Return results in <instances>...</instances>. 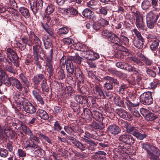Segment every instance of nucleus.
<instances>
[{
	"label": "nucleus",
	"instance_id": "nucleus-48",
	"mask_svg": "<svg viewBox=\"0 0 160 160\" xmlns=\"http://www.w3.org/2000/svg\"><path fill=\"white\" fill-rule=\"evenodd\" d=\"M114 102L115 104L120 107H123L124 106V102L118 98H115Z\"/></svg>",
	"mask_w": 160,
	"mask_h": 160
},
{
	"label": "nucleus",
	"instance_id": "nucleus-22",
	"mask_svg": "<svg viewBox=\"0 0 160 160\" xmlns=\"http://www.w3.org/2000/svg\"><path fill=\"white\" fill-rule=\"evenodd\" d=\"M158 18V15H155L153 12L150 11L146 15V21L156 22Z\"/></svg>",
	"mask_w": 160,
	"mask_h": 160
},
{
	"label": "nucleus",
	"instance_id": "nucleus-19",
	"mask_svg": "<svg viewBox=\"0 0 160 160\" xmlns=\"http://www.w3.org/2000/svg\"><path fill=\"white\" fill-rule=\"evenodd\" d=\"M94 88L96 93L97 95V98H105V96L102 87L99 86L98 85L95 84Z\"/></svg>",
	"mask_w": 160,
	"mask_h": 160
},
{
	"label": "nucleus",
	"instance_id": "nucleus-20",
	"mask_svg": "<svg viewBox=\"0 0 160 160\" xmlns=\"http://www.w3.org/2000/svg\"><path fill=\"white\" fill-rule=\"evenodd\" d=\"M6 54L7 58L11 60L16 59L17 58V55L15 52L10 48H8L7 49Z\"/></svg>",
	"mask_w": 160,
	"mask_h": 160
},
{
	"label": "nucleus",
	"instance_id": "nucleus-18",
	"mask_svg": "<svg viewBox=\"0 0 160 160\" xmlns=\"http://www.w3.org/2000/svg\"><path fill=\"white\" fill-rule=\"evenodd\" d=\"M12 84L19 91H21L23 88L21 82L17 79L13 77H11Z\"/></svg>",
	"mask_w": 160,
	"mask_h": 160
},
{
	"label": "nucleus",
	"instance_id": "nucleus-58",
	"mask_svg": "<svg viewBox=\"0 0 160 160\" xmlns=\"http://www.w3.org/2000/svg\"><path fill=\"white\" fill-rule=\"evenodd\" d=\"M74 129V127L72 126L69 127L65 126L64 127V129L65 131L68 134H71L73 131Z\"/></svg>",
	"mask_w": 160,
	"mask_h": 160
},
{
	"label": "nucleus",
	"instance_id": "nucleus-55",
	"mask_svg": "<svg viewBox=\"0 0 160 160\" xmlns=\"http://www.w3.org/2000/svg\"><path fill=\"white\" fill-rule=\"evenodd\" d=\"M147 27L150 29H154L156 27V22L146 21Z\"/></svg>",
	"mask_w": 160,
	"mask_h": 160
},
{
	"label": "nucleus",
	"instance_id": "nucleus-35",
	"mask_svg": "<svg viewBox=\"0 0 160 160\" xmlns=\"http://www.w3.org/2000/svg\"><path fill=\"white\" fill-rule=\"evenodd\" d=\"M51 59H48L47 60L46 64V67H47V70L48 73L51 74L53 72V69L52 64L51 62Z\"/></svg>",
	"mask_w": 160,
	"mask_h": 160
},
{
	"label": "nucleus",
	"instance_id": "nucleus-13",
	"mask_svg": "<svg viewBox=\"0 0 160 160\" xmlns=\"http://www.w3.org/2000/svg\"><path fill=\"white\" fill-rule=\"evenodd\" d=\"M13 98L14 100V102L18 105H21L23 104L26 100L24 96L22 94H20L18 93H16L14 95Z\"/></svg>",
	"mask_w": 160,
	"mask_h": 160
},
{
	"label": "nucleus",
	"instance_id": "nucleus-39",
	"mask_svg": "<svg viewBox=\"0 0 160 160\" xmlns=\"http://www.w3.org/2000/svg\"><path fill=\"white\" fill-rule=\"evenodd\" d=\"M21 128L25 134L29 135L32 133V132L30 129L25 125H21Z\"/></svg>",
	"mask_w": 160,
	"mask_h": 160
},
{
	"label": "nucleus",
	"instance_id": "nucleus-17",
	"mask_svg": "<svg viewBox=\"0 0 160 160\" xmlns=\"http://www.w3.org/2000/svg\"><path fill=\"white\" fill-rule=\"evenodd\" d=\"M108 131L112 134L115 135L118 134L121 131L120 129L115 124L110 125L108 127Z\"/></svg>",
	"mask_w": 160,
	"mask_h": 160
},
{
	"label": "nucleus",
	"instance_id": "nucleus-42",
	"mask_svg": "<svg viewBox=\"0 0 160 160\" xmlns=\"http://www.w3.org/2000/svg\"><path fill=\"white\" fill-rule=\"evenodd\" d=\"M42 26L47 32L51 36H52L53 35V32L52 29L49 28V26L46 23V25H44L42 23Z\"/></svg>",
	"mask_w": 160,
	"mask_h": 160
},
{
	"label": "nucleus",
	"instance_id": "nucleus-44",
	"mask_svg": "<svg viewBox=\"0 0 160 160\" xmlns=\"http://www.w3.org/2000/svg\"><path fill=\"white\" fill-rule=\"evenodd\" d=\"M58 78L59 79H63L65 78V74L64 70L62 68L59 69L57 74Z\"/></svg>",
	"mask_w": 160,
	"mask_h": 160
},
{
	"label": "nucleus",
	"instance_id": "nucleus-53",
	"mask_svg": "<svg viewBox=\"0 0 160 160\" xmlns=\"http://www.w3.org/2000/svg\"><path fill=\"white\" fill-rule=\"evenodd\" d=\"M68 31V29L65 27L60 28L58 30V33L60 35L67 34Z\"/></svg>",
	"mask_w": 160,
	"mask_h": 160
},
{
	"label": "nucleus",
	"instance_id": "nucleus-26",
	"mask_svg": "<svg viewBox=\"0 0 160 160\" xmlns=\"http://www.w3.org/2000/svg\"><path fill=\"white\" fill-rule=\"evenodd\" d=\"M41 49V46L34 45L33 46V54L34 59L36 60L38 59Z\"/></svg>",
	"mask_w": 160,
	"mask_h": 160
},
{
	"label": "nucleus",
	"instance_id": "nucleus-43",
	"mask_svg": "<svg viewBox=\"0 0 160 160\" xmlns=\"http://www.w3.org/2000/svg\"><path fill=\"white\" fill-rule=\"evenodd\" d=\"M126 34V32H122L121 35V40L122 41L124 44L125 45H128L129 43V40L128 38L125 36L124 35Z\"/></svg>",
	"mask_w": 160,
	"mask_h": 160
},
{
	"label": "nucleus",
	"instance_id": "nucleus-36",
	"mask_svg": "<svg viewBox=\"0 0 160 160\" xmlns=\"http://www.w3.org/2000/svg\"><path fill=\"white\" fill-rule=\"evenodd\" d=\"M4 69L6 71L11 73L14 74L15 73V70L12 67V63L10 62H9L8 64L6 65Z\"/></svg>",
	"mask_w": 160,
	"mask_h": 160
},
{
	"label": "nucleus",
	"instance_id": "nucleus-15",
	"mask_svg": "<svg viewBox=\"0 0 160 160\" xmlns=\"http://www.w3.org/2000/svg\"><path fill=\"white\" fill-rule=\"evenodd\" d=\"M42 40L44 42V45L45 49H50V58H52L53 49L52 48V44L51 40L47 37L45 39H44L42 38Z\"/></svg>",
	"mask_w": 160,
	"mask_h": 160
},
{
	"label": "nucleus",
	"instance_id": "nucleus-64",
	"mask_svg": "<svg viewBox=\"0 0 160 160\" xmlns=\"http://www.w3.org/2000/svg\"><path fill=\"white\" fill-rule=\"evenodd\" d=\"M8 155V151L5 149L1 150L0 151V156L3 158H5Z\"/></svg>",
	"mask_w": 160,
	"mask_h": 160
},
{
	"label": "nucleus",
	"instance_id": "nucleus-50",
	"mask_svg": "<svg viewBox=\"0 0 160 160\" xmlns=\"http://www.w3.org/2000/svg\"><path fill=\"white\" fill-rule=\"evenodd\" d=\"M62 129V127L61 126L60 123L58 121H56L54 125L53 130L55 131L59 132Z\"/></svg>",
	"mask_w": 160,
	"mask_h": 160
},
{
	"label": "nucleus",
	"instance_id": "nucleus-52",
	"mask_svg": "<svg viewBox=\"0 0 160 160\" xmlns=\"http://www.w3.org/2000/svg\"><path fill=\"white\" fill-rule=\"evenodd\" d=\"M126 104L128 109L129 111H130L132 108H134V107L138 105V104H135L132 103L129 100H127V102H125Z\"/></svg>",
	"mask_w": 160,
	"mask_h": 160
},
{
	"label": "nucleus",
	"instance_id": "nucleus-51",
	"mask_svg": "<svg viewBox=\"0 0 160 160\" xmlns=\"http://www.w3.org/2000/svg\"><path fill=\"white\" fill-rule=\"evenodd\" d=\"M75 146L77 148L79 149L81 151H85L86 150V145L82 143L79 141Z\"/></svg>",
	"mask_w": 160,
	"mask_h": 160
},
{
	"label": "nucleus",
	"instance_id": "nucleus-46",
	"mask_svg": "<svg viewBox=\"0 0 160 160\" xmlns=\"http://www.w3.org/2000/svg\"><path fill=\"white\" fill-rule=\"evenodd\" d=\"M54 9V6L52 4H49L48 5L46 9L45 12L47 14L49 15L53 12Z\"/></svg>",
	"mask_w": 160,
	"mask_h": 160
},
{
	"label": "nucleus",
	"instance_id": "nucleus-41",
	"mask_svg": "<svg viewBox=\"0 0 160 160\" xmlns=\"http://www.w3.org/2000/svg\"><path fill=\"white\" fill-rule=\"evenodd\" d=\"M112 33H113L112 32L107 30H104L102 32V36L108 41Z\"/></svg>",
	"mask_w": 160,
	"mask_h": 160
},
{
	"label": "nucleus",
	"instance_id": "nucleus-10",
	"mask_svg": "<svg viewBox=\"0 0 160 160\" xmlns=\"http://www.w3.org/2000/svg\"><path fill=\"white\" fill-rule=\"evenodd\" d=\"M82 55L84 58L91 60H94L99 58L98 53L89 50L84 52Z\"/></svg>",
	"mask_w": 160,
	"mask_h": 160
},
{
	"label": "nucleus",
	"instance_id": "nucleus-33",
	"mask_svg": "<svg viewBox=\"0 0 160 160\" xmlns=\"http://www.w3.org/2000/svg\"><path fill=\"white\" fill-rule=\"evenodd\" d=\"M120 149L122 151L124 152L128 153L130 152V148L129 146H128V144L124 145L122 144H120L118 146Z\"/></svg>",
	"mask_w": 160,
	"mask_h": 160
},
{
	"label": "nucleus",
	"instance_id": "nucleus-62",
	"mask_svg": "<svg viewBox=\"0 0 160 160\" xmlns=\"http://www.w3.org/2000/svg\"><path fill=\"white\" fill-rule=\"evenodd\" d=\"M68 139L70 142L74 145L75 146L77 144L79 141L76 138L73 137L69 136L68 137Z\"/></svg>",
	"mask_w": 160,
	"mask_h": 160
},
{
	"label": "nucleus",
	"instance_id": "nucleus-12",
	"mask_svg": "<svg viewBox=\"0 0 160 160\" xmlns=\"http://www.w3.org/2000/svg\"><path fill=\"white\" fill-rule=\"evenodd\" d=\"M29 40L34 44V45L41 46L42 44V42L39 38L32 31L29 32Z\"/></svg>",
	"mask_w": 160,
	"mask_h": 160
},
{
	"label": "nucleus",
	"instance_id": "nucleus-34",
	"mask_svg": "<svg viewBox=\"0 0 160 160\" xmlns=\"http://www.w3.org/2000/svg\"><path fill=\"white\" fill-rule=\"evenodd\" d=\"M92 128L94 129H103L105 128V125L103 123L100 122L99 123L94 122L92 124Z\"/></svg>",
	"mask_w": 160,
	"mask_h": 160
},
{
	"label": "nucleus",
	"instance_id": "nucleus-25",
	"mask_svg": "<svg viewBox=\"0 0 160 160\" xmlns=\"http://www.w3.org/2000/svg\"><path fill=\"white\" fill-rule=\"evenodd\" d=\"M24 147L26 149L28 150L30 149L37 148L38 146L34 143H32L30 140H27L24 142Z\"/></svg>",
	"mask_w": 160,
	"mask_h": 160
},
{
	"label": "nucleus",
	"instance_id": "nucleus-27",
	"mask_svg": "<svg viewBox=\"0 0 160 160\" xmlns=\"http://www.w3.org/2000/svg\"><path fill=\"white\" fill-rule=\"evenodd\" d=\"M44 79L45 78L43 75L39 74L34 76L32 79V81L33 83H35L36 84H39L40 82Z\"/></svg>",
	"mask_w": 160,
	"mask_h": 160
},
{
	"label": "nucleus",
	"instance_id": "nucleus-32",
	"mask_svg": "<svg viewBox=\"0 0 160 160\" xmlns=\"http://www.w3.org/2000/svg\"><path fill=\"white\" fill-rule=\"evenodd\" d=\"M19 77L22 81L26 86L28 88L30 86V82L28 81V78L22 73L19 74Z\"/></svg>",
	"mask_w": 160,
	"mask_h": 160
},
{
	"label": "nucleus",
	"instance_id": "nucleus-3",
	"mask_svg": "<svg viewBox=\"0 0 160 160\" xmlns=\"http://www.w3.org/2000/svg\"><path fill=\"white\" fill-rule=\"evenodd\" d=\"M126 127L127 132L132 134L138 139L142 140L147 137V135L145 134L140 133L136 128L133 126L127 125Z\"/></svg>",
	"mask_w": 160,
	"mask_h": 160
},
{
	"label": "nucleus",
	"instance_id": "nucleus-8",
	"mask_svg": "<svg viewBox=\"0 0 160 160\" xmlns=\"http://www.w3.org/2000/svg\"><path fill=\"white\" fill-rule=\"evenodd\" d=\"M117 113L121 118L127 120H131L132 119L131 115L128 112L122 109H117L116 110Z\"/></svg>",
	"mask_w": 160,
	"mask_h": 160
},
{
	"label": "nucleus",
	"instance_id": "nucleus-29",
	"mask_svg": "<svg viewBox=\"0 0 160 160\" xmlns=\"http://www.w3.org/2000/svg\"><path fill=\"white\" fill-rule=\"evenodd\" d=\"M42 90L44 93L45 92H48L49 91V87L47 82V80L46 79H44L42 81L41 84Z\"/></svg>",
	"mask_w": 160,
	"mask_h": 160
},
{
	"label": "nucleus",
	"instance_id": "nucleus-28",
	"mask_svg": "<svg viewBox=\"0 0 160 160\" xmlns=\"http://www.w3.org/2000/svg\"><path fill=\"white\" fill-rule=\"evenodd\" d=\"M19 11L21 15L24 17L25 18H28L30 16L29 10L24 7H21L19 8Z\"/></svg>",
	"mask_w": 160,
	"mask_h": 160
},
{
	"label": "nucleus",
	"instance_id": "nucleus-11",
	"mask_svg": "<svg viewBox=\"0 0 160 160\" xmlns=\"http://www.w3.org/2000/svg\"><path fill=\"white\" fill-rule=\"evenodd\" d=\"M43 2L42 0H36L35 2L33 3L32 5H31V8L35 15L42 8Z\"/></svg>",
	"mask_w": 160,
	"mask_h": 160
},
{
	"label": "nucleus",
	"instance_id": "nucleus-31",
	"mask_svg": "<svg viewBox=\"0 0 160 160\" xmlns=\"http://www.w3.org/2000/svg\"><path fill=\"white\" fill-rule=\"evenodd\" d=\"M144 41V40L143 38L138 39L134 42V45L137 48L140 49H141L143 46V42Z\"/></svg>",
	"mask_w": 160,
	"mask_h": 160
},
{
	"label": "nucleus",
	"instance_id": "nucleus-38",
	"mask_svg": "<svg viewBox=\"0 0 160 160\" xmlns=\"http://www.w3.org/2000/svg\"><path fill=\"white\" fill-rule=\"evenodd\" d=\"M141 6L143 10H147L151 6V3L149 1L145 0L142 2Z\"/></svg>",
	"mask_w": 160,
	"mask_h": 160
},
{
	"label": "nucleus",
	"instance_id": "nucleus-49",
	"mask_svg": "<svg viewBox=\"0 0 160 160\" xmlns=\"http://www.w3.org/2000/svg\"><path fill=\"white\" fill-rule=\"evenodd\" d=\"M97 13L99 14H102L103 15H106L108 13V9L105 7H101V8L96 11Z\"/></svg>",
	"mask_w": 160,
	"mask_h": 160
},
{
	"label": "nucleus",
	"instance_id": "nucleus-21",
	"mask_svg": "<svg viewBox=\"0 0 160 160\" xmlns=\"http://www.w3.org/2000/svg\"><path fill=\"white\" fill-rule=\"evenodd\" d=\"M37 115L41 119L44 120H47L49 118L48 113L45 110L41 109H38L37 111Z\"/></svg>",
	"mask_w": 160,
	"mask_h": 160
},
{
	"label": "nucleus",
	"instance_id": "nucleus-6",
	"mask_svg": "<svg viewBox=\"0 0 160 160\" xmlns=\"http://www.w3.org/2000/svg\"><path fill=\"white\" fill-rule=\"evenodd\" d=\"M118 140L128 145L132 144L135 142V139L133 137L128 134L121 135L118 138Z\"/></svg>",
	"mask_w": 160,
	"mask_h": 160
},
{
	"label": "nucleus",
	"instance_id": "nucleus-2",
	"mask_svg": "<svg viewBox=\"0 0 160 160\" xmlns=\"http://www.w3.org/2000/svg\"><path fill=\"white\" fill-rule=\"evenodd\" d=\"M103 80L106 81L103 85V88L105 89L108 90H112L114 87L119 86V81L117 79L110 76H106L104 77Z\"/></svg>",
	"mask_w": 160,
	"mask_h": 160
},
{
	"label": "nucleus",
	"instance_id": "nucleus-45",
	"mask_svg": "<svg viewBox=\"0 0 160 160\" xmlns=\"http://www.w3.org/2000/svg\"><path fill=\"white\" fill-rule=\"evenodd\" d=\"M158 116L155 115L154 113H150L149 112L145 118L148 121H152L154 120L156 118H158Z\"/></svg>",
	"mask_w": 160,
	"mask_h": 160
},
{
	"label": "nucleus",
	"instance_id": "nucleus-16",
	"mask_svg": "<svg viewBox=\"0 0 160 160\" xmlns=\"http://www.w3.org/2000/svg\"><path fill=\"white\" fill-rule=\"evenodd\" d=\"M83 141L87 142L86 144V148L88 150L94 151L97 145L95 142L92 140H90L87 138H83Z\"/></svg>",
	"mask_w": 160,
	"mask_h": 160
},
{
	"label": "nucleus",
	"instance_id": "nucleus-40",
	"mask_svg": "<svg viewBox=\"0 0 160 160\" xmlns=\"http://www.w3.org/2000/svg\"><path fill=\"white\" fill-rule=\"evenodd\" d=\"M130 60L133 61L134 63H136L139 65H143V62L135 56H132L130 58Z\"/></svg>",
	"mask_w": 160,
	"mask_h": 160
},
{
	"label": "nucleus",
	"instance_id": "nucleus-37",
	"mask_svg": "<svg viewBox=\"0 0 160 160\" xmlns=\"http://www.w3.org/2000/svg\"><path fill=\"white\" fill-rule=\"evenodd\" d=\"M92 14V12L88 8L85 9L82 12V15L88 18H90Z\"/></svg>",
	"mask_w": 160,
	"mask_h": 160
},
{
	"label": "nucleus",
	"instance_id": "nucleus-60",
	"mask_svg": "<svg viewBox=\"0 0 160 160\" xmlns=\"http://www.w3.org/2000/svg\"><path fill=\"white\" fill-rule=\"evenodd\" d=\"M98 21L102 27H105L109 24L108 22L103 18H101L100 20Z\"/></svg>",
	"mask_w": 160,
	"mask_h": 160
},
{
	"label": "nucleus",
	"instance_id": "nucleus-5",
	"mask_svg": "<svg viewBox=\"0 0 160 160\" xmlns=\"http://www.w3.org/2000/svg\"><path fill=\"white\" fill-rule=\"evenodd\" d=\"M134 15L136 18V25L137 28L142 30H146L145 26L144 24L143 15L138 11L134 12Z\"/></svg>",
	"mask_w": 160,
	"mask_h": 160
},
{
	"label": "nucleus",
	"instance_id": "nucleus-59",
	"mask_svg": "<svg viewBox=\"0 0 160 160\" xmlns=\"http://www.w3.org/2000/svg\"><path fill=\"white\" fill-rule=\"evenodd\" d=\"M17 154L19 157L24 158L26 155L25 152L21 149H18Z\"/></svg>",
	"mask_w": 160,
	"mask_h": 160
},
{
	"label": "nucleus",
	"instance_id": "nucleus-9",
	"mask_svg": "<svg viewBox=\"0 0 160 160\" xmlns=\"http://www.w3.org/2000/svg\"><path fill=\"white\" fill-rule=\"evenodd\" d=\"M66 69L67 72V77L70 79H72V76L75 72L74 67L72 61H67L66 64Z\"/></svg>",
	"mask_w": 160,
	"mask_h": 160
},
{
	"label": "nucleus",
	"instance_id": "nucleus-47",
	"mask_svg": "<svg viewBox=\"0 0 160 160\" xmlns=\"http://www.w3.org/2000/svg\"><path fill=\"white\" fill-rule=\"evenodd\" d=\"M1 81L2 83H4L6 86H10L12 84L11 81V77L9 79L8 77L5 78H1Z\"/></svg>",
	"mask_w": 160,
	"mask_h": 160
},
{
	"label": "nucleus",
	"instance_id": "nucleus-1",
	"mask_svg": "<svg viewBox=\"0 0 160 160\" xmlns=\"http://www.w3.org/2000/svg\"><path fill=\"white\" fill-rule=\"evenodd\" d=\"M141 147L146 152L147 156L151 160H160V150L155 146L148 142L141 144Z\"/></svg>",
	"mask_w": 160,
	"mask_h": 160
},
{
	"label": "nucleus",
	"instance_id": "nucleus-56",
	"mask_svg": "<svg viewBox=\"0 0 160 160\" xmlns=\"http://www.w3.org/2000/svg\"><path fill=\"white\" fill-rule=\"evenodd\" d=\"M93 29L96 31L100 30L102 27L99 21L95 22L92 24Z\"/></svg>",
	"mask_w": 160,
	"mask_h": 160
},
{
	"label": "nucleus",
	"instance_id": "nucleus-30",
	"mask_svg": "<svg viewBox=\"0 0 160 160\" xmlns=\"http://www.w3.org/2000/svg\"><path fill=\"white\" fill-rule=\"evenodd\" d=\"M159 46V41L158 39H156L152 41L150 47L152 51H155L158 49Z\"/></svg>",
	"mask_w": 160,
	"mask_h": 160
},
{
	"label": "nucleus",
	"instance_id": "nucleus-54",
	"mask_svg": "<svg viewBox=\"0 0 160 160\" xmlns=\"http://www.w3.org/2000/svg\"><path fill=\"white\" fill-rule=\"evenodd\" d=\"M146 72L148 75L152 77H155L156 76V72L148 68H146Z\"/></svg>",
	"mask_w": 160,
	"mask_h": 160
},
{
	"label": "nucleus",
	"instance_id": "nucleus-14",
	"mask_svg": "<svg viewBox=\"0 0 160 160\" xmlns=\"http://www.w3.org/2000/svg\"><path fill=\"white\" fill-rule=\"evenodd\" d=\"M74 75L79 83H84L85 79L84 76L79 68H75Z\"/></svg>",
	"mask_w": 160,
	"mask_h": 160
},
{
	"label": "nucleus",
	"instance_id": "nucleus-24",
	"mask_svg": "<svg viewBox=\"0 0 160 160\" xmlns=\"http://www.w3.org/2000/svg\"><path fill=\"white\" fill-rule=\"evenodd\" d=\"M108 41L118 46L122 44V42L119 37L113 33L112 34Z\"/></svg>",
	"mask_w": 160,
	"mask_h": 160
},
{
	"label": "nucleus",
	"instance_id": "nucleus-57",
	"mask_svg": "<svg viewBox=\"0 0 160 160\" xmlns=\"http://www.w3.org/2000/svg\"><path fill=\"white\" fill-rule=\"evenodd\" d=\"M62 41L64 44L69 45L72 44L74 42L73 40L69 38H64L63 39Z\"/></svg>",
	"mask_w": 160,
	"mask_h": 160
},
{
	"label": "nucleus",
	"instance_id": "nucleus-7",
	"mask_svg": "<svg viewBox=\"0 0 160 160\" xmlns=\"http://www.w3.org/2000/svg\"><path fill=\"white\" fill-rule=\"evenodd\" d=\"M23 106L24 111L27 113L33 114L36 112L35 107L28 100L24 102Z\"/></svg>",
	"mask_w": 160,
	"mask_h": 160
},
{
	"label": "nucleus",
	"instance_id": "nucleus-23",
	"mask_svg": "<svg viewBox=\"0 0 160 160\" xmlns=\"http://www.w3.org/2000/svg\"><path fill=\"white\" fill-rule=\"evenodd\" d=\"M87 7L93 10H97L99 8V5L95 0H91L87 2Z\"/></svg>",
	"mask_w": 160,
	"mask_h": 160
},
{
	"label": "nucleus",
	"instance_id": "nucleus-4",
	"mask_svg": "<svg viewBox=\"0 0 160 160\" xmlns=\"http://www.w3.org/2000/svg\"><path fill=\"white\" fill-rule=\"evenodd\" d=\"M152 92H145L142 94L140 97V102L145 105H149L153 102L152 98Z\"/></svg>",
	"mask_w": 160,
	"mask_h": 160
},
{
	"label": "nucleus",
	"instance_id": "nucleus-63",
	"mask_svg": "<svg viewBox=\"0 0 160 160\" xmlns=\"http://www.w3.org/2000/svg\"><path fill=\"white\" fill-rule=\"evenodd\" d=\"M151 5L155 10H158L157 7L158 6V0H151Z\"/></svg>",
	"mask_w": 160,
	"mask_h": 160
},
{
	"label": "nucleus",
	"instance_id": "nucleus-61",
	"mask_svg": "<svg viewBox=\"0 0 160 160\" xmlns=\"http://www.w3.org/2000/svg\"><path fill=\"white\" fill-rule=\"evenodd\" d=\"M142 61L147 66H150L152 63V62L150 59L146 57L142 59Z\"/></svg>",
	"mask_w": 160,
	"mask_h": 160
}]
</instances>
